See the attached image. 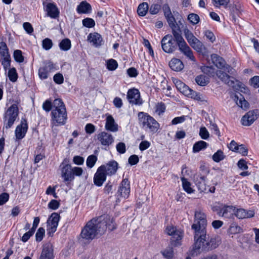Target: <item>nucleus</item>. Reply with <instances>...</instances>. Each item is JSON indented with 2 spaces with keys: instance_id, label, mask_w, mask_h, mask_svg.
Returning <instances> with one entry per match:
<instances>
[{
  "instance_id": "3c124183",
  "label": "nucleus",
  "mask_w": 259,
  "mask_h": 259,
  "mask_svg": "<svg viewBox=\"0 0 259 259\" xmlns=\"http://www.w3.org/2000/svg\"><path fill=\"white\" fill-rule=\"evenodd\" d=\"M45 233V230L44 228L42 227H40L37 231L35 234V239L36 241L37 242L41 241L44 236Z\"/></svg>"
},
{
  "instance_id": "0eeeda50",
  "label": "nucleus",
  "mask_w": 259,
  "mask_h": 259,
  "mask_svg": "<svg viewBox=\"0 0 259 259\" xmlns=\"http://www.w3.org/2000/svg\"><path fill=\"white\" fill-rule=\"evenodd\" d=\"M177 42L179 50L186 57L192 61L195 62V58L193 55V52L191 48L187 44L182 35H180L175 37Z\"/></svg>"
},
{
  "instance_id": "c85d7f7f",
  "label": "nucleus",
  "mask_w": 259,
  "mask_h": 259,
  "mask_svg": "<svg viewBox=\"0 0 259 259\" xmlns=\"http://www.w3.org/2000/svg\"><path fill=\"white\" fill-rule=\"evenodd\" d=\"M169 66L171 69L175 71H181L184 67L182 61L177 58H173L169 63Z\"/></svg>"
},
{
  "instance_id": "6e6552de",
  "label": "nucleus",
  "mask_w": 259,
  "mask_h": 259,
  "mask_svg": "<svg viewBox=\"0 0 259 259\" xmlns=\"http://www.w3.org/2000/svg\"><path fill=\"white\" fill-rule=\"evenodd\" d=\"M162 49L165 53H171L175 51L178 46L174 35H166L161 41Z\"/></svg>"
},
{
  "instance_id": "39448f33",
  "label": "nucleus",
  "mask_w": 259,
  "mask_h": 259,
  "mask_svg": "<svg viewBox=\"0 0 259 259\" xmlns=\"http://www.w3.org/2000/svg\"><path fill=\"white\" fill-rule=\"evenodd\" d=\"M138 116L140 124L146 132L152 134L158 132L160 124L153 117L144 112H140Z\"/></svg>"
},
{
  "instance_id": "f03ea898",
  "label": "nucleus",
  "mask_w": 259,
  "mask_h": 259,
  "mask_svg": "<svg viewBox=\"0 0 259 259\" xmlns=\"http://www.w3.org/2000/svg\"><path fill=\"white\" fill-rule=\"evenodd\" d=\"M117 228L114 219L108 214H104L89 221L82 229L80 236L87 241H91L97 235L105 234L108 229L110 231Z\"/></svg>"
},
{
  "instance_id": "f704fd0d",
  "label": "nucleus",
  "mask_w": 259,
  "mask_h": 259,
  "mask_svg": "<svg viewBox=\"0 0 259 259\" xmlns=\"http://www.w3.org/2000/svg\"><path fill=\"white\" fill-rule=\"evenodd\" d=\"M59 46L61 50L67 51L71 48V41L68 38H64L59 43Z\"/></svg>"
},
{
  "instance_id": "c756f323",
  "label": "nucleus",
  "mask_w": 259,
  "mask_h": 259,
  "mask_svg": "<svg viewBox=\"0 0 259 259\" xmlns=\"http://www.w3.org/2000/svg\"><path fill=\"white\" fill-rule=\"evenodd\" d=\"M92 7L86 1L81 2L77 6L76 11L78 14H88L91 12Z\"/></svg>"
},
{
  "instance_id": "a211bd4d",
  "label": "nucleus",
  "mask_w": 259,
  "mask_h": 259,
  "mask_svg": "<svg viewBox=\"0 0 259 259\" xmlns=\"http://www.w3.org/2000/svg\"><path fill=\"white\" fill-rule=\"evenodd\" d=\"M44 10L47 12V16L53 19H56L59 17L60 12L54 3H49L45 4L44 3Z\"/></svg>"
},
{
  "instance_id": "c03bdc74",
  "label": "nucleus",
  "mask_w": 259,
  "mask_h": 259,
  "mask_svg": "<svg viewBox=\"0 0 259 259\" xmlns=\"http://www.w3.org/2000/svg\"><path fill=\"white\" fill-rule=\"evenodd\" d=\"M82 25L83 26L87 28H92L95 26V22L92 18H86L82 21Z\"/></svg>"
},
{
  "instance_id": "4c0bfd02",
  "label": "nucleus",
  "mask_w": 259,
  "mask_h": 259,
  "mask_svg": "<svg viewBox=\"0 0 259 259\" xmlns=\"http://www.w3.org/2000/svg\"><path fill=\"white\" fill-rule=\"evenodd\" d=\"M201 184H202L200 183V184L198 185V189L201 192H203L205 193L210 192L212 193L215 192V188L214 186H206L205 185L203 186V185Z\"/></svg>"
},
{
  "instance_id": "5fc2aeb1",
  "label": "nucleus",
  "mask_w": 259,
  "mask_h": 259,
  "mask_svg": "<svg viewBox=\"0 0 259 259\" xmlns=\"http://www.w3.org/2000/svg\"><path fill=\"white\" fill-rule=\"evenodd\" d=\"M213 5L216 7L221 6L226 7L230 2V0H212Z\"/></svg>"
},
{
  "instance_id": "a878e982",
  "label": "nucleus",
  "mask_w": 259,
  "mask_h": 259,
  "mask_svg": "<svg viewBox=\"0 0 259 259\" xmlns=\"http://www.w3.org/2000/svg\"><path fill=\"white\" fill-rule=\"evenodd\" d=\"M88 40L96 48L100 47L103 44V38L101 35L97 32L90 33L88 36Z\"/></svg>"
},
{
  "instance_id": "c9c22d12",
  "label": "nucleus",
  "mask_w": 259,
  "mask_h": 259,
  "mask_svg": "<svg viewBox=\"0 0 259 259\" xmlns=\"http://www.w3.org/2000/svg\"><path fill=\"white\" fill-rule=\"evenodd\" d=\"M8 76L10 80L13 82H15L17 80L18 75L15 67L9 69L8 72Z\"/></svg>"
},
{
  "instance_id": "20e7f679",
  "label": "nucleus",
  "mask_w": 259,
  "mask_h": 259,
  "mask_svg": "<svg viewBox=\"0 0 259 259\" xmlns=\"http://www.w3.org/2000/svg\"><path fill=\"white\" fill-rule=\"evenodd\" d=\"M216 74L221 80L227 84L229 86L232 87L236 91V93L234 95L233 98L236 104L239 107L242 108L243 98L242 97V95L239 92L237 91H240L242 92L241 85L238 84L237 86H236L235 79L222 70L218 71L216 72Z\"/></svg>"
},
{
  "instance_id": "72a5a7b5",
  "label": "nucleus",
  "mask_w": 259,
  "mask_h": 259,
  "mask_svg": "<svg viewBox=\"0 0 259 259\" xmlns=\"http://www.w3.org/2000/svg\"><path fill=\"white\" fill-rule=\"evenodd\" d=\"M149 9L147 3L144 2L140 4L137 9V13L140 16H145Z\"/></svg>"
},
{
  "instance_id": "f8f14e48",
  "label": "nucleus",
  "mask_w": 259,
  "mask_h": 259,
  "mask_svg": "<svg viewBox=\"0 0 259 259\" xmlns=\"http://www.w3.org/2000/svg\"><path fill=\"white\" fill-rule=\"evenodd\" d=\"M127 99L130 104L136 105H141L143 104L139 90L133 88L129 89L127 93Z\"/></svg>"
},
{
  "instance_id": "dca6fc26",
  "label": "nucleus",
  "mask_w": 259,
  "mask_h": 259,
  "mask_svg": "<svg viewBox=\"0 0 259 259\" xmlns=\"http://www.w3.org/2000/svg\"><path fill=\"white\" fill-rule=\"evenodd\" d=\"M100 167L107 176H111L116 174L118 168V163L112 160Z\"/></svg>"
},
{
  "instance_id": "393cba45",
  "label": "nucleus",
  "mask_w": 259,
  "mask_h": 259,
  "mask_svg": "<svg viewBox=\"0 0 259 259\" xmlns=\"http://www.w3.org/2000/svg\"><path fill=\"white\" fill-rule=\"evenodd\" d=\"M180 92L189 98H191L198 101H200L201 99L200 96L198 93L190 89L185 84L184 87H182Z\"/></svg>"
},
{
  "instance_id": "5701e85b",
  "label": "nucleus",
  "mask_w": 259,
  "mask_h": 259,
  "mask_svg": "<svg viewBox=\"0 0 259 259\" xmlns=\"http://www.w3.org/2000/svg\"><path fill=\"white\" fill-rule=\"evenodd\" d=\"M258 116L257 110L249 111L244 115V126L251 125L257 119Z\"/></svg>"
},
{
  "instance_id": "e433bc0d",
  "label": "nucleus",
  "mask_w": 259,
  "mask_h": 259,
  "mask_svg": "<svg viewBox=\"0 0 259 259\" xmlns=\"http://www.w3.org/2000/svg\"><path fill=\"white\" fill-rule=\"evenodd\" d=\"M225 157V156L224 155L223 152L221 150H218L212 156L213 160L216 162H219L223 160Z\"/></svg>"
},
{
  "instance_id": "680f3d73",
  "label": "nucleus",
  "mask_w": 259,
  "mask_h": 259,
  "mask_svg": "<svg viewBox=\"0 0 259 259\" xmlns=\"http://www.w3.org/2000/svg\"><path fill=\"white\" fill-rule=\"evenodd\" d=\"M242 145H240L241 147ZM239 145L234 140H232L230 144L228 145V148L230 150L234 152H238Z\"/></svg>"
},
{
  "instance_id": "bb28decb",
  "label": "nucleus",
  "mask_w": 259,
  "mask_h": 259,
  "mask_svg": "<svg viewBox=\"0 0 259 259\" xmlns=\"http://www.w3.org/2000/svg\"><path fill=\"white\" fill-rule=\"evenodd\" d=\"M105 128L107 131L115 132L118 131V125L111 115H108L106 119Z\"/></svg>"
},
{
  "instance_id": "0e129e2a",
  "label": "nucleus",
  "mask_w": 259,
  "mask_h": 259,
  "mask_svg": "<svg viewBox=\"0 0 259 259\" xmlns=\"http://www.w3.org/2000/svg\"><path fill=\"white\" fill-rule=\"evenodd\" d=\"M202 70L208 75H212L214 73V69L212 66H204L202 68Z\"/></svg>"
},
{
  "instance_id": "4be33fe9",
  "label": "nucleus",
  "mask_w": 259,
  "mask_h": 259,
  "mask_svg": "<svg viewBox=\"0 0 259 259\" xmlns=\"http://www.w3.org/2000/svg\"><path fill=\"white\" fill-rule=\"evenodd\" d=\"M39 259H54L53 245L50 243L45 244Z\"/></svg>"
},
{
  "instance_id": "2eb2a0df",
  "label": "nucleus",
  "mask_w": 259,
  "mask_h": 259,
  "mask_svg": "<svg viewBox=\"0 0 259 259\" xmlns=\"http://www.w3.org/2000/svg\"><path fill=\"white\" fill-rule=\"evenodd\" d=\"M28 130V124L25 118H22L21 123L17 125L15 131V140L19 141L25 136Z\"/></svg>"
},
{
  "instance_id": "49530a36",
  "label": "nucleus",
  "mask_w": 259,
  "mask_h": 259,
  "mask_svg": "<svg viewBox=\"0 0 259 259\" xmlns=\"http://www.w3.org/2000/svg\"><path fill=\"white\" fill-rule=\"evenodd\" d=\"M54 108V102L52 103L50 100H46L42 104V109L47 112L52 110Z\"/></svg>"
},
{
  "instance_id": "423d86ee",
  "label": "nucleus",
  "mask_w": 259,
  "mask_h": 259,
  "mask_svg": "<svg viewBox=\"0 0 259 259\" xmlns=\"http://www.w3.org/2000/svg\"><path fill=\"white\" fill-rule=\"evenodd\" d=\"M19 109L17 104H13L9 107L4 114V127L6 129L11 128L18 118Z\"/></svg>"
},
{
  "instance_id": "ea45409f",
  "label": "nucleus",
  "mask_w": 259,
  "mask_h": 259,
  "mask_svg": "<svg viewBox=\"0 0 259 259\" xmlns=\"http://www.w3.org/2000/svg\"><path fill=\"white\" fill-rule=\"evenodd\" d=\"M98 159L97 157L95 155L89 156L87 159V166L89 168H92L95 164Z\"/></svg>"
},
{
  "instance_id": "9d476101",
  "label": "nucleus",
  "mask_w": 259,
  "mask_h": 259,
  "mask_svg": "<svg viewBox=\"0 0 259 259\" xmlns=\"http://www.w3.org/2000/svg\"><path fill=\"white\" fill-rule=\"evenodd\" d=\"M184 34L189 44L196 51L201 52L205 48L203 44L188 29L184 30Z\"/></svg>"
},
{
  "instance_id": "8fccbe9b",
  "label": "nucleus",
  "mask_w": 259,
  "mask_h": 259,
  "mask_svg": "<svg viewBox=\"0 0 259 259\" xmlns=\"http://www.w3.org/2000/svg\"><path fill=\"white\" fill-rule=\"evenodd\" d=\"M14 58L15 60L19 63L24 61V57L22 56V51L19 50H15L14 52Z\"/></svg>"
},
{
  "instance_id": "603ef678",
  "label": "nucleus",
  "mask_w": 259,
  "mask_h": 259,
  "mask_svg": "<svg viewBox=\"0 0 259 259\" xmlns=\"http://www.w3.org/2000/svg\"><path fill=\"white\" fill-rule=\"evenodd\" d=\"M161 9V6L158 4L151 5L149 9V13L152 15L157 14Z\"/></svg>"
},
{
  "instance_id": "4d7b16f0",
  "label": "nucleus",
  "mask_w": 259,
  "mask_h": 259,
  "mask_svg": "<svg viewBox=\"0 0 259 259\" xmlns=\"http://www.w3.org/2000/svg\"><path fill=\"white\" fill-rule=\"evenodd\" d=\"M116 148L117 151L120 154H123L126 152V146L123 142L118 143L116 146Z\"/></svg>"
},
{
  "instance_id": "58836bf2",
  "label": "nucleus",
  "mask_w": 259,
  "mask_h": 259,
  "mask_svg": "<svg viewBox=\"0 0 259 259\" xmlns=\"http://www.w3.org/2000/svg\"><path fill=\"white\" fill-rule=\"evenodd\" d=\"M163 256L166 259H171L174 257V250L171 247L166 248L161 252Z\"/></svg>"
},
{
  "instance_id": "6ab92c4d",
  "label": "nucleus",
  "mask_w": 259,
  "mask_h": 259,
  "mask_svg": "<svg viewBox=\"0 0 259 259\" xmlns=\"http://www.w3.org/2000/svg\"><path fill=\"white\" fill-rule=\"evenodd\" d=\"M167 22L172 30V33L174 35V37H177L181 34V30L180 29V26L178 24L176 23V19L172 14H170V15H167L165 16Z\"/></svg>"
},
{
  "instance_id": "1a4fd4ad",
  "label": "nucleus",
  "mask_w": 259,
  "mask_h": 259,
  "mask_svg": "<svg viewBox=\"0 0 259 259\" xmlns=\"http://www.w3.org/2000/svg\"><path fill=\"white\" fill-rule=\"evenodd\" d=\"M0 61L6 71L11 66V57L7 46L4 41L0 42Z\"/></svg>"
},
{
  "instance_id": "052dcab7",
  "label": "nucleus",
  "mask_w": 259,
  "mask_h": 259,
  "mask_svg": "<svg viewBox=\"0 0 259 259\" xmlns=\"http://www.w3.org/2000/svg\"><path fill=\"white\" fill-rule=\"evenodd\" d=\"M23 27L28 34H32L33 32V28L30 23L24 22L23 24Z\"/></svg>"
},
{
  "instance_id": "2f4dec72",
  "label": "nucleus",
  "mask_w": 259,
  "mask_h": 259,
  "mask_svg": "<svg viewBox=\"0 0 259 259\" xmlns=\"http://www.w3.org/2000/svg\"><path fill=\"white\" fill-rule=\"evenodd\" d=\"M208 146V144L203 141H199L196 142L193 146V152L197 153L205 149Z\"/></svg>"
},
{
  "instance_id": "de8ad7c7",
  "label": "nucleus",
  "mask_w": 259,
  "mask_h": 259,
  "mask_svg": "<svg viewBox=\"0 0 259 259\" xmlns=\"http://www.w3.org/2000/svg\"><path fill=\"white\" fill-rule=\"evenodd\" d=\"M207 78L204 75H200L196 76L195 78V81L197 83L201 86H205L208 83V80L206 79Z\"/></svg>"
},
{
  "instance_id": "6e6d98bb",
  "label": "nucleus",
  "mask_w": 259,
  "mask_h": 259,
  "mask_svg": "<svg viewBox=\"0 0 259 259\" xmlns=\"http://www.w3.org/2000/svg\"><path fill=\"white\" fill-rule=\"evenodd\" d=\"M199 135L204 140L207 139L209 137V134L205 127H201L200 128Z\"/></svg>"
},
{
  "instance_id": "338daca9",
  "label": "nucleus",
  "mask_w": 259,
  "mask_h": 259,
  "mask_svg": "<svg viewBox=\"0 0 259 259\" xmlns=\"http://www.w3.org/2000/svg\"><path fill=\"white\" fill-rule=\"evenodd\" d=\"M34 233V232L30 229L28 232L24 234L22 237L21 240L23 242H26L29 240L30 237L33 235Z\"/></svg>"
},
{
  "instance_id": "79ce46f5",
  "label": "nucleus",
  "mask_w": 259,
  "mask_h": 259,
  "mask_svg": "<svg viewBox=\"0 0 259 259\" xmlns=\"http://www.w3.org/2000/svg\"><path fill=\"white\" fill-rule=\"evenodd\" d=\"M244 94L248 96L247 99L250 101L255 103L256 99L254 96L251 93L250 89L246 86L244 85Z\"/></svg>"
},
{
  "instance_id": "f3484780",
  "label": "nucleus",
  "mask_w": 259,
  "mask_h": 259,
  "mask_svg": "<svg viewBox=\"0 0 259 259\" xmlns=\"http://www.w3.org/2000/svg\"><path fill=\"white\" fill-rule=\"evenodd\" d=\"M97 140L101 144L106 147H109L114 142L113 136L106 132H101L97 135Z\"/></svg>"
},
{
  "instance_id": "864d4df0",
  "label": "nucleus",
  "mask_w": 259,
  "mask_h": 259,
  "mask_svg": "<svg viewBox=\"0 0 259 259\" xmlns=\"http://www.w3.org/2000/svg\"><path fill=\"white\" fill-rule=\"evenodd\" d=\"M188 19L193 25L197 24L199 22V16L196 14L191 13L188 16Z\"/></svg>"
},
{
  "instance_id": "cd10ccee",
  "label": "nucleus",
  "mask_w": 259,
  "mask_h": 259,
  "mask_svg": "<svg viewBox=\"0 0 259 259\" xmlns=\"http://www.w3.org/2000/svg\"><path fill=\"white\" fill-rule=\"evenodd\" d=\"M221 217L225 218H233L235 212V207L230 205H223Z\"/></svg>"
},
{
  "instance_id": "4468645a",
  "label": "nucleus",
  "mask_w": 259,
  "mask_h": 259,
  "mask_svg": "<svg viewBox=\"0 0 259 259\" xmlns=\"http://www.w3.org/2000/svg\"><path fill=\"white\" fill-rule=\"evenodd\" d=\"M61 177L64 182L72 181L74 180L72 168L70 164L65 163L64 161L60 165Z\"/></svg>"
},
{
  "instance_id": "7c9ffc66",
  "label": "nucleus",
  "mask_w": 259,
  "mask_h": 259,
  "mask_svg": "<svg viewBox=\"0 0 259 259\" xmlns=\"http://www.w3.org/2000/svg\"><path fill=\"white\" fill-rule=\"evenodd\" d=\"M211 59L213 63L218 68H224L225 62L222 58L218 56L216 54H212L211 55Z\"/></svg>"
},
{
  "instance_id": "a18cd8bd",
  "label": "nucleus",
  "mask_w": 259,
  "mask_h": 259,
  "mask_svg": "<svg viewBox=\"0 0 259 259\" xmlns=\"http://www.w3.org/2000/svg\"><path fill=\"white\" fill-rule=\"evenodd\" d=\"M248 83L249 85L254 89L259 88V76L255 75L250 78L249 80Z\"/></svg>"
},
{
  "instance_id": "e2e57ef3",
  "label": "nucleus",
  "mask_w": 259,
  "mask_h": 259,
  "mask_svg": "<svg viewBox=\"0 0 259 259\" xmlns=\"http://www.w3.org/2000/svg\"><path fill=\"white\" fill-rule=\"evenodd\" d=\"M9 199V195L7 193H3L0 195V205L5 204Z\"/></svg>"
},
{
  "instance_id": "f257e3e1",
  "label": "nucleus",
  "mask_w": 259,
  "mask_h": 259,
  "mask_svg": "<svg viewBox=\"0 0 259 259\" xmlns=\"http://www.w3.org/2000/svg\"><path fill=\"white\" fill-rule=\"evenodd\" d=\"M207 220L206 215L201 211H196L195 220L191 226L194 231V245L193 255L204 251L207 252L216 248L220 244V241L215 237L207 239Z\"/></svg>"
},
{
  "instance_id": "ddd939ff",
  "label": "nucleus",
  "mask_w": 259,
  "mask_h": 259,
  "mask_svg": "<svg viewBox=\"0 0 259 259\" xmlns=\"http://www.w3.org/2000/svg\"><path fill=\"white\" fill-rule=\"evenodd\" d=\"M166 233L168 235L172 236L171 242L174 246L180 245L179 241L183 237V232L177 230L174 226H167L166 229Z\"/></svg>"
},
{
  "instance_id": "09e8293b",
  "label": "nucleus",
  "mask_w": 259,
  "mask_h": 259,
  "mask_svg": "<svg viewBox=\"0 0 259 259\" xmlns=\"http://www.w3.org/2000/svg\"><path fill=\"white\" fill-rule=\"evenodd\" d=\"M53 46L52 40L49 38H46L42 41V47L45 50H50Z\"/></svg>"
},
{
  "instance_id": "69168bd1",
  "label": "nucleus",
  "mask_w": 259,
  "mask_h": 259,
  "mask_svg": "<svg viewBox=\"0 0 259 259\" xmlns=\"http://www.w3.org/2000/svg\"><path fill=\"white\" fill-rule=\"evenodd\" d=\"M139 161V159L138 156L137 155H132L128 158V163L131 165H134L138 163Z\"/></svg>"
},
{
  "instance_id": "774afa93",
  "label": "nucleus",
  "mask_w": 259,
  "mask_h": 259,
  "mask_svg": "<svg viewBox=\"0 0 259 259\" xmlns=\"http://www.w3.org/2000/svg\"><path fill=\"white\" fill-rule=\"evenodd\" d=\"M127 73L131 77H135L138 74L137 70L134 67H131L128 68L127 70Z\"/></svg>"
},
{
  "instance_id": "37998d69",
  "label": "nucleus",
  "mask_w": 259,
  "mask_h": 259,
  "mask_svg": "<svg viewBox=\"0 0 259 259\" xmlns=\"http://www.w3.org/2000/svg\"><path fill=\"white\" fill-rule=\"evenodd\" d=\"M107 68L109 70H115L118 67L117 62L113 59H110L107 61Z\"/></svg>"
},
{
  "instance_id": "aec40b11",
  "label": "nucleus",
  "mask_w": 259,
  "mask_h": 259,
  "mask_svg": "<svg viewBox=\"0 0 259 259\" xmlns=\"http://www.w3.org/2000/svg\"><path fill=\"white\" fill-rule=\"evenodd\" d=\"M60 219V215L57 212L52 213L48 221L49 228L48 229L49 234L54 233L56 232L58 225V223Z\"/></svg>"
},
{
  "instance_id": "9b49d317",
  "label": "nucleus",
  "mask_w": 259,
  "mask_h": 259,
  "mask_svg": "<svg viewBox=\"0 0 259 259\" xmlns=\"http://www.w3.org/2000/svg\"><path fill=\"white\" fill-rule=\"evenodd\" d=\"M55 70V65L51 61H45L42 66L38 69V76L41 79H46L48 77L49 73Z\"/></svg>"
},
{
  "instance_id": "473e14b6",
  "label": "nucleus",
  "mask_w": 259,
  "mask_h": 259,
  "mask_svg": "<svg viewBox=\"0 0 259 259\" xmlns=\"http://www.w3.org/2000/svg\"><path fill=\"white\" fill-rule=\"evenodd\" d=\"M183 188L185 192L188 194H191L194 192V189L191 187V184L187 179L184 177L181 178Z\"/></svg>"
},
{
  "instance_id": "412c9836",
  "label": "nucleus",
  "mask_w": 259,
  "mask_h": 259,
  "mask_svg": "<svg viewBox=\"0 0 259 259\" xmlns=\"http://www.w3.org/2000/svg\"><path fill=\"white\" fill-rule=\"evenodd\" d=\"M107 175L99 167L94 175L93 182L94 185L98 187H101L103 185V183L106 180Z\"/></svg>"
},
{
  "instance_id": "b1692460",
  "label": "nucleus",
  "mask_w": 259,
  "mask_h": 259,
  "mask_svg": "<svg viewBox=\"0 0 259 259\" xmlns=\"http://www.w3.org/2000/svg\"><path fill=\"white\" fill-rule=\"evenodd\" d=\"M118 193L124 198H127L130 193V184L127 179H123L120 184Z\"/></svg>"
},
{
  "instance_id": "7ed1b4c3",
  "label": "nucleus",
  "mask_w": 259,
  "mask_h": 259,
  "mask_svg": "<svg viewBox=\"0 0 259 259\" xmlns=\"http://www.w3.org/2000/svg\"><path fill=\"white\" fill-rule=\"evenodd\" d=\"M51 121L53 125H64L67 119V113L65 106L60 99L54 100V108L51 112Z\"/></svg>"
},
{
  "instance_id": "a19ab883",
  "label": "nucleus",
  "mask_w": 259,
  "mask_h": 259,
  "mask_svg": "<svg viewBox=\"0 0 259 259\" xmlns=\"http://www.w3.org/2000/svg\"><path fill=\"white\" fill-rule=\"evenodd\" d=\"M165 105L163 103H158L155 105V112L158 115L160 116L161 115H162L163 113L165 112Z\"/></svg>"
},
{
  "instance_id": "13d9d810",
  "label": "nucleus",
  "mask_w": 259,
  "mask_h": 259,
  "mask_svg": "<svg viewBox=\"0 0 259 259\" xmlns=\"http://www.w3.org/2000/svg\"><path fill=\"white\" fill-rule=\"evenodd\" d=\"M60 206V202L55 199L51 200L48 204V207L52 210H56Z\"/></svg>"
},
{
  "instance_id": "bf43d9fd",
  "label": "nucleus",
  "mask_w": 259,
  "mask_h": 259,
  "mask_svg": "<svg viewBox=\"0 0 259 259\" xmlns=\"http://www.w3.org/2000/svg\"><path fill=\"white\" fill-rule=\"evenodd\" d=\"M53 79L54 82L58 84L63 83L64 81V77L63 75L59 73L55 74L53 77Z\"/></svg>"
}]
</instances>
